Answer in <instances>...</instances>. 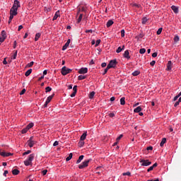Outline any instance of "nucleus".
Wrapping results in <instances>:
<instances>
[{
	"label": "nucleus",
	"instance_id": "nucleus-7",
	"mask_svg": "<svg viewBox=\"0 0 181 181\" xmlns=\"http://www.w3.org/2000/svg\"><path fill=\"white\" fill-rule=\"evenodd\" d=\"M1 156H3L4 158L8 157V156H12V153H6L5 151H0Z\"/></svg>",
	"mask_w": 181,
	"mask_h": 181
},
{
	"label": "nucleus",
	"instance_id": "nucleus-23",
	"mask_svg": "<svg viewBox=\"0 0 181 181\" xmlns=\"http://www.w3.org/2000/svg\"><path fill=\"white\" fill-rule=\"evenodd\" d=\"M20 173H21V171H19V170H18V169H14L12 170V173L14 175H19Z\"/></svg>",
	"mask_w": 181,
	"mask_h": 181
},
{
	"label": "nucleus",
	"instance_id": "nucleus-55",
	"mask_svg": "<svg viewBox=\"0 0 181 181\" xmlns=\"http://www.w3.org/2000/svg\"><path fill=\"white\" fill-rule=\"evenodd\" d=\"M76 94H77V92H73L71 94V97H76Z\"/></svg>",
	"mask_w": 181,
	"mask_h": 181
},
{
	"label": "nucleus",
	"instance_id": "nucleus-18",
	"mask_svg": "<svg viewBox=\"0 0 181 181\" xmlns=\"http://www.w3.org/2000/svg\"><path fill=\"white\" fill-rule=\"evenodd\" d=\"M141 111H142V107H141V106H139L134 110V112H136V113L141 112Z\"/></svg>",
	"mask_w": 181,
	"mask_h": 181
},
{
	"label": "nucleus",
	"instance_id": "nucleus-39",
	"mask_svg": "<svg viewBox=\"0 0 181 181\" xmlns=\"http://www.w3.org/2000/svg\"><path fill=\"white\" fill-rule=\"evenodd\" d=\"M179 40H180L179 36L176 35V36L174 37V42H175L176 43H177V42H179Z\"/></svg>",
	"mask_w": 181,
	"mask_h": 181
},
{
	"label": "nucleus",
	"instance_id": "nucleus-19",
	"mask_svg": "<svg viewBox=\"0 0 181 181\" xmlns=\"http://www.w3.org/2000/svg\"><path fill=\"white\" fill-rule=\"evenodd\" d=\"M40 36H42V33H37L35 35V42H37V41L39 40V38L40 37Z\"/></svg>",
	"mask_w": 181,
	"mask_h": 181
},
{
	"label": "nucleus",
	"instance_id": "nucleus-26",
	"mask_svg": "<svg viewBox=\"0 0 181 181\" xmlns=\"http://www.w3.org/2000/svg\"><path fill=\"white\" fill-rule=\"evenodd\" d=\"M147 22H148V18L146 17H144L141 21L142 25H146Z\"/></svg>",
	"mask_w": 181,
	"mask_h": 181
},
{
	"label": "nucleus",
	"instance_id": "nucleus-49",
	"mask_svg": "<svg viewBox=\"0 0 181 181\" xmlns=\"http://www.w3.org/2000/svg\"><path fill=\"white\" fill-rule=\"evenodd\" d=\"M47 173V170H44L42 171V174L43 175V176L46 175Z\"/></svg>",
	"mask_w": 181,
	"mask_h": 181
},
{
	"label": "nucleus",
	"instance_id": "nucleus-51",
	"mask_svg": "<svg viewBox=\"0 0 181 181\" xmlns=\"http://www.w3.org/2000/svg\"><path fill=\"white\" fill-rule=\"evenodd\" d=\"M108 72V69H105V71H104V72H103V76H105V74H107V73Z\"/></svg>",
	"mask_w": 181,
	"mask_h": 181
},
{
	"label": "nucleus",
	"instance_id": "nucleus-61",
	"mask_svg": "<svg viewBox=\"0 0 181 181\" xmlns=\"http://www.w3.org/2000/svg\"><path fill=\"white\" fill-rule=\"evenodd\" d=\"M101 66L102 67H107V63H105V62L102 63Z\"/></svg>",
	"mask_w": 181,
	"mask_h": 181
},
{
	"label": "nucleus",
	"instance_id": "nucleus-9",
	"mask_svg": "<svg viewBox=\"0 0 181 181\" xmlns=\"http://www.w3.org/2000/svg\"><path fill=\"white\" fill-rule=\"evenodd\" d=\"M88 71V69L87 68H81L78 70L79 74H86Z\"/></svg>",
	"mask_w": 181,
	"mask_h": 181
},
{
	"label": "nucleus",
	"instance_id": "nucleus-64",
	"mask_svg": "<svg viewBox=\"0 0 181 181\" xmlns=\"http://www.w3.org/2000/svg\"><path fill=\"white\" fill-rule=\"evenodd\" d=\"M147 181H159V178H157V179H156V180H147Z\"/></svg>",
	"mask_w": 181,
	"mask_h": 181
},
{
	"label": "nucleus",
	"instance_id": "nucleus-11",
	"mask_svg": "<svg viewBox=\"0 0 181 181\" xmlns=\"http://www.w3.org/2000/svg\"><path fill=\"white\" fill-rule=\"evenodd\" d=\"M70 42H71V40L69 39L67 42L65 43V45L62 47V50H66V49L69 47V45H70Z\"/></svg>",
	"mask_w": 181,
	"mask_h": 181
},
{
	"label": "nucleus",
	"instance_id": "nucleus-10",
	"mask_svg": "<svg viewBox=\"0 0 181 181\" xmlns=\"http://www.w3.org/2000/svg\"><path fill=\"white\" fill-rule=\"evenodd\" d=\"M13 6H15L14 8L18 10V8H21V3L19 1L15 0Z\"/></svg>",
	"mask_w": 181,
	"mask_h": 181
},
{
	"label": "nucleus",
	"instance_id": "nucleus-33",
	"mask_svg": "<svg viewBox=\"0 0 181 181\" xmlns=\"http://www.w3.org/2000/svg\"><path fill=\"white\" fill-rule=\"evenodd\" d=\"M28 131H29V129H28V127H25V128L22 129L21 133L22 134H26V132H28Z\"/></svg>",
	"mask_w": 181,
	"mask_h": 181
},
{
	"label": "nucleus",
	"instance_id": "nucleus-62",
	"mask_svg": "<svg viewBox=\"0 0 181 181\" xmlns=\"http://www.w3.org/2000/svg\"><path fill=\"white\" fill-rule=\"evenodd\" d=\"M180 103V102H179V100L177 101V102L175 103L174 107H177V105H179Z\"/></svg>",
	"mask_w": 181,
	"mask_h": 181
},
{
	"label": "nucleus",
	"instance_id": "nucleus-13",
	"mask_svg": "<svg viewBox=\"0 0 181 181\" xmlns=\"http://www.w3.org/2000/svg\"><path fill=\"white\" fill-rule=\"evenodd\" d=\"M171 9L173 11L174 13H179V8L176 6H172Z\"/></svg>",
	"mask_w": 181,
	"mask_h": 181
},
{
	"label": "nucleus",
	"instance_id": "nucleus-44",
	"mask_svg": "<svg viewBox=\"0 0 181 181\" xmlns=\"http://www.w3.org/2000/svg\"><path fill=\"white\" fill-rule=\"evenodd\" d=\"M5 38L4 37H0V43H4L5 42Z\"/></svg>",
	"mask_w": 181,
	"mask_h": 181
},
{
	"label": "nucleus",
	"instance_id": "nucleus-50",
	"mask_svg": "<svg viewBox=\"0 0 181 181\" xmlns=\"http://www.w3.org/2000/svg\"><path fill=\"white\" fill-rule=\"evenodd\" d=\"M74 93H77V86H74L73 88Z\"/></svg>",
	"mask_w": 181,
	"mask_h": 181
},
{
	"label": "nucleus",
	"instance_id": "nucleus-41",
	"mask_svg": "<svg viewBox=\"0 0 181 181\" xmlns=\"http://www.w3.org/2000/svg\"><path fill=\"white\" fill-rule=\"evenodd\" d=\"M78 146L82 148V146H84V141H81L78 142Z\"/></svg>",
	"mask_w": 181,
	"mask_h": 181
},
{
	"label": "nucleus",
	"instance_id": "nucleus-45",
	"mask_svg": "<svg viewBox=\"0 0 181 181\" xmlns=\"http://www.w3.org/2000/svg\"><path fill=\"white\" fill-rule=\"evenodd\" d=\"M162 30H163V28H160L157 30V35H160V33H162Z\"/></svg>",
	"mask_w": 181,
	"mask_h": 181
},
{
	"label": "nucleus",
	"instance_id": "nucleus-58",
	"mask_svg": "<svg viewBox=\"0 0 181 181\" xmlns=\"http://www.w3.org/2000/svg\"><path fill=\"white\" fill-rule=\"evenodd\" d=\"M158 56V52H154L152 54V57H156Z\"/></svg>",
	"mask_w": 181,
	"mask_h": 181
},
{
	"label": "nucleus",
	"instance_id": "nucleus-59",
	"mask_svg": "<svg viewBox=\"0 0 181 181\" xmlns=\"http://www.w3.org/2000/svg\"><path fill=\"white\" fill-rule=\"evenodd\" d=\"M156 61H152V62L150 63V64H151V66H155V64H156Z\"/></svg>",
	"mask_w": 181,
	"mask_h": 181
},
{
	"label": "nucleus",
	"instance_id": "nucleus-42",
	"mask_svg": "<svg viewBox=\"0 0 181 181\" xmlns=\"http://www.w3.org/2000/svg\"><path fill=\"white\" fill-rule=\"evenodd\" d=\"M123 176H131V172L128 171L123 173Z\"/></svg>",
	"mask_w": 181,
	"mask_h": 181
},
{
	"label": "nucleus",
	"instance_id": "nucleus-12",
	"mask_svg": "<svg viewBox=\"0 0 181 181\" xmlns=\"http://www.w3.org/2000/svg\"><path fill=\"white\" fill-rule=\"evenodd\" d=\"M109 64L111 65L112 68L115 67V66H117V59L111 60Z\"/></svg>",
	"mask_w": 181,
	"mask_h": 181
},
{
	"label": "nucleus",
	"instance_id": "nucleus-43",
	"mask_svg": "<svg viewBox=\"0 0 181 181\" xmlns=\"http://www.w3.org/2000/svg\"><path fill=\"white\" fill-rule=\"evenodd\" d=\"M100 43H101V40H98L95 42V47H97V46H98V45H100Z\"/></svg>",
	"mask_w": 181,
	"mask_h": 181
},
{
	"label": "nucleus",
	"instance_id": "nucleus-53",
	"mask_svg": "<svg viewBox=\"0 0 181 181\" xmlns=\"http://www.w3.org/2000/svg\"><path fill=\"white\" fill-rule=\"evenodd\" d=\"M109 117H110V118H114V117H115V114H114V113H110V114H109Z\"/></svg>",
	"mask_w": 181,
	"mask_h": 181
},
{
	"label": "nucleus",
	"instance_id": "nucleus-30",
	"mask_svg": "<svg viewBox=\"0 0 181 181\" xmlns=\"http://www.w3.org/2000/svg\"><path fill=\"white\" fill-rule=\"evenodd\" d=\"M82 19H83V14H80L79 17L77 20V23H80V22H81Z\"/></svg>",
	"mask_w": 181,
	"mask_h": 181
},
{
	"label": "nucleus",
	"instance_id": "nucleus-37",
	"mask_svg": "<svg viewBox=\"0 0 181 181\" xmlns=\"http://www.w3.org/2000/svg\"><path fill=\"white\" fill-rule=\"evenodd\" d=\"M86 79V76L81 75L78 77V80H84Z\"/></svg>",
	"mask_w": 181,
	"mask_h": 181
},
{
	"label": "nucleus",
	"instance_id": "nucleus-3",
	"mask_svg": "<svg viewBox=\"0 0 181 181\" xmlns=\"http://www.w3.org/2000/svg\"><path fill=\"white\" fill-rule=\"evenodd\" d=\"M61 73H62V76H67V74H69V73H71V69H68L66 66H63L62 69Z\"/></svg>",
	"mask_w": 181,
	"mask_h": 181
},
{
	"label": "nucleus",
	"instance_id": "nucleus-20",
	"mask_svg": "<svg viewBox=\"0 0 181 181\" xmlns=\"http://www.w3.org/2000/svg\"><path fill=\"white\" fill-rule=\"evenodd\" d=\"M87 137V132H84L81 136V141H84L86 138Z\"/></svg>",
	"mask_w": 181,
	"mask_h": 181
},
{
	"label": "nucleus",
	"instance_id": "nucleus-2",
	"mask_svg": "<svg viewBox=\"0 0 181 181\" xmlns=\"http://www.w3.org/2000/svg\"><path fill=\"white\" fill-rule=\"evenodd\" d=\"M92 159L90 158L88 160H86L85 161H83L82 163H81L78 165V168L79 169H84V168H87V166H88V163H90V162H91Z\"/></svg>",
	"mask_w": 181,
	"mask_h": 181
},
{
	"label": "nucleus",
	"instance_id": "nucleus-52",
	"mask_svg": "<svg viewBox=\"0 0 181 181\" xmlns=\"http://www.w3.org/2000/svg\"><path fill=\"white\" fill-rule=\"evenodd\" d=\"M142 37H144V34H139V35L137 36V38H138V39H142Z\"/></svg>",
	"mask_w": 181,
	"mask_h": 181
},
{
	"label": "nucleus",
	"instance_id": "nucleus-6",
	"mask_svg": "<svg viewBox=\"0 0 181 181\" xmlns=\"http://www.w3.org/2000/svg\"><path fill=\"white\" fill-rule=\"evenodd\" d=\"M10 14L14 15L16 16L18 15V9L15 8V6H12V8L10 10Z\"/></svg>",
	"mask_w": 181,
	"mask_h": 181
},
{
	"label": "nucleus",
	"instance_id": "nucleus-5",
	"mask_svg": "<svg viewBox=\"0 0 181 181\" xmlns=\"http://www.w3.org/2000/svg\"><path fill=\"white\" fill-rule=\"evenodd\" d=\"M140 163H141V166H149V165L152 164V162L148 160H141Z\"/></svg>",
	"mask_w": 181,
	"mask_h": 181
},
{
	"label": "nucleus",
	"instance_id": "nucleus-46",
	"mask_svg": "<svg viewBox=\"0 0 181 181\" xmlns=\"http://www.w3.org/2000/svg\"><path fill=\"white\" fill-rule=\"evenodd\" d=\"M33 64H35V62H31L30 63L28 64V67H32V66H33Z\"/></svg>",
	"mask_w": 181,
	"mask_h": 181
},
{
	"label": "nucleus",
	"instance_id": "nucleus-36",
	"mask_svg": "<svg viewBox=\"0 0 181 181\" xmlns=\"http://www.w3.org/2000/svg\"><path fill=\"white\" fill-rule=\"evenodd\" d=\"M33 125H34L33 123H30L28 124L26 127L27 129H30V128H33Z\"/></svg>",
	"mask_w": 181,
	"mask_h": 181
},
{
	"label": "nucleus",
	"instance_id": "nucleus-29",
	"mask_svg": "<svg viewBox=\"0 0 181 181\" xmlns=\"http://www.w3.org/2000/svg\"><path fill=\"white\" fill-rule=\"evenodd\" d=\"M141 72L139 71H135L132 73V76H139Z\"/></svg>",
	"mask_w": 181,
	"mask_h": 181
},
{
	"label": "nucleus",
	"instance_id": "nucleus-35",
	"mask_svg": "<svg viewBox=\"0 0 181 181\" xmlns=\"http://www.w3.org/2000/svg\"><path fill=\"white\" fill-rule=\"evenodd\" d=\"M1 35V37L6 38V33H5V30H2Z\"/></svg>",
	"mask_w": 181,
	"mask_h": 181
},
{
	"label": "nucleus",
	"instance_id": "nucleus-63",
	"mask_svg": "<svg viewBox=\"0 0 181 181\" xmlns=\"http://www.w3.org/2000/svg\"><path fill=\"white\" fill-rule=\"evenodd\" d=\"M15 16V15L13 14H10V17L9 19L12 21V19H13V17Z\"/></svg>",
	"mask_w": 181,
	"mask_h": 181
},
{
	"label": "nucleus",
	"instance_id": "nucleus-40",
	"mask_svg": "<svg viewBox=\"0 0 181 181\" xmlns=\"http://www.w3.org/2000/svg\"><path fill=\"white\" fill-rule=\"evenodd\" d=\"M122 37H124L125 36V30H122L120 31Z\"/></svg>",
	"mask_w": 181,
	"mask_h": 181
},
{
	"label": "nucleus",
	"instance_id": "nucleus-17",
	"mask_svg": "<svg viewBox=\"0 0 181 181\" xmlns=\"http://www.w3.org/2000/svg\"><path fill=\"white\" fill-rule=\"evenodd\" d=\"M167 70H172V61H168L167 64Z\"/></svg>",
	"mask_w": 181,
	"mask_h": 181
},
{
	"label": "nucleus",
	"instance_id": "nucleus-16",
	"mask_svg": "<svg viewBox=\"0 0 181 181\" xmlns=\"http://www.w3.org/2000/svg\"><path fill=\"white\" fill-rule=\"evenodd\" d=\"M112 25H114V21L112 20H109L106 23L107 28H110V26H112Z\"/></svg>",
	"mask_w": 181,
	"mask_h": 181
},
{
	"label": "nucleus",
	"instance_id": "nucleus-14",
	"mask_svg": "<svg viewBox=\"0 0 181 181\" xmlns=\"http://www.w3.org/2000/svg\"><path fill=\"white\" fill-rule=\"evenodd\" d=\"M54 97V93H53L52 95H49L47 98L45 103H47V104H49V103H50L52 100V98Z\"/></svg>",
	"mask_w": 181,
	"mask_h": 181
},
{
	"label": "nucleus",
	"instance_id": "nucleus-34",
	"mask_svg": "<svg viewBox=\"0 0 181 181\" xmlns=\"http://www.w3.org/2000/svg\"><path fill=\"white\" fill-rule=\"evenodd\" d=\"M52 91V88L49 86L45 88V93H50Z\"/></svg>",
	"mask_w": 181,
	"mask_h": 181
},
{
	"label": "nucleus",
	"instance_id": "nucleus-54",
	"mask_svg": "<svg viewBox=\"0 0 181 181\" xmlns=\"http://www.w3.org/2000/svg\"><path fill=\"white\" fill-rule=\"evenodd\" d=\"M57 145H59V141H55L53 144V146H57Z\"/></svg>",
	"mask_w": 181,
	"mask_h": 181
},
{
	"label": "nucleus",
	"instance_id": "nucleus-60",
	"mask_svg": "<svg viewBox=\"0 0 181 181\" xmlns=\"http://www.w3.org/2000/svg\"><path fill=\"white\" fill-rule=\"evenodd\" d=\"M3 64H8V62L6 61V58L4 59Z\"/></svg>",
	"mask_w": 181,
	"mask_h": 181
},
{
	"label": "nucleus",
	"instance_id": "nucleus-15",
	"mask_svg": "<svg viewBox=\"0 0 181 181\" xmlns=\"http://www.w3.org/2000/svg\"><path fill=\"white\" fill-rule=\"evenodd\" d=\"M59 16H60V11H57L55 13V14H54V17H53V18H52V21H56V19H57V18H59Z\"/></svg>",
	"mask_w": 181,
	"mask_h": 181
},
{
	"label": "nucleus",
	"instance_id": "nucleus-32",
	"mask_svg": "<svg viewBox=\"0 0 181 181\" xmlns=\"http://www.w3.org/2000/svg\"><path fill=\"white\" fill-rule=\"evenodd\" d=\"M73 158V153H70L69 156L66 158V162H69Z\"/></svg>",
	"mask_w": 181,
	"mask_h": 181
},
{
	"label": "nucleus",
	"instance_id": "nucleus-31",
	"mask_svg": "<svg viewBox=\"0 0 181 181\" xmlns=\"http://www.w3.org/2000/svg\"><path fill=\"white\" fill-rule=\"evenodd\" d=\"M146 52V49L145 48H141L139 49L140 54H144Z\"/></svg>",
	"mask_w": 181,
	"mask_h": 181
},
{
	"label": "nucleus",
	"instance_id": "nucleus-57",
	"mask_svg": "<svg viewBox=\"0 0 181 181\" xmlns=\"http://www.w3.org/2000/svg\"><path fill=\"white\" fill-rule=\"evenodd\" d=\"M151 170H153V166L149 167V168L147 170V172H151Z\"/></svg>",
	"mask_w": 181,
	"mask_h": 181
},
{
	"label": "nucleus",
	"instance_id": "nucleus-28",
	"mask_svg": "<svg viewBox=\"0 0 181 181\" xmlns=\"http://www.w3.org/2000/svg\"><path fill=\"white\" fill-rule=\"evenodd\" d=\"M94 95H95V92L94 91L90 92V93L89 94V98L90 100L94 98Z\"/></svg>",
	"mask_w": 181,
	"mask_h": 181
},
{
	"label": "nucleus",
	"instance_id": "nucleus-1",
	"mask_svg": "<svg viewBox=\"0 0 181 181\" xmlns=\"http://www.w3.org/2000/svg\"><path fill=\"white\" fill-rule=\"evenodd\" d=\"M35 159V153L30 154L28 159L24 161V165L25 166H30L32 165V161Z\"/></svg>",
	"mask_w": 181,
	"mask_h": 181
},
{
	"label": "nucleus",
	"instance_id": "nucleus-8",
	"mask_svg": "<svg viewBox=\"0 0 181 181\" xmlns=\"http://www.w3.org/2000/svg\"><path fill=\"white\" fill-rule=\"evenodd\" d=\"M123 57H124V59H127V60H129V59H131V56H129V50H126L124 52V53L123 54Z\"/></svg>",
	"mask_w": 181,
	"mask_h": 181
},
{
	"label": "nucleus",
	"instance_id": "nucleus-56",
	"mask_svg": "<svg viewBox=\"0 0 181 181\" xmlns=\"http://www.w3.org/2000/svg\"><path fill=\"white\" fill-rule=\"evenodd\" d=\"M106 69H107V70H110V69H112V66H111L110 64H108Z\"/></svg>",
	"mask_w": 181,
	"mask_h": 181
},
{
	"label": "nucleus",
	"instance_id": "nucleus-21",
	"mask_svg": "<svg viewBox=\"0 0 181 181\" xmlns=\"http://www.w3.org/2000/svg\"><path fill=\"white\" fill-rule=\"evenodd\" d=\"M83 159H84V156H80L78 159L76 160V164L78 165V163H80Z\"/></svg>",
	"mask_w": 181,
	"mask_h": 181
},
{
	"label": "nucleus",
	"instance_id": "nucleus-27",
	"mask_svg": "<svg viewBox=\"0 0 181 181\" xmlns=\"http://www.w3.org/2000/svg\"><path fill=\"white\" fill-rule=\"evenodd\" d=\"M120 104H121V105H125V98L124 97L121 98Z\"/></svg>",
	"mask_w": 181,
	"mask_h": 181
},
{
	"label": "nucleus",
	"instance_id": "nucleus-25",
	"mask_svg": "<svg viewBox=\"0 0 181 181\" xmlns=\"http://www.w3.org/2000/svg\"><path fill=\"white\" fill-rule=\"evenodd\" d=\"M166 144V138H163L161 142L160 143V146H163Z\"/></svg>",
	"mask_w": 181,
	"mask_h": 181
},
{
	"label": "nucleus",
	"instance_id": "nucleus-24",
	"mask_svg": "<svg viewBox=\"0 0 181 181\" xmlns=\"http://www.w3.org/2000/svg\"><path fill=\"white\" fill-rule=\"evenodd\" d=\"M124 49H125V46H124V45L122 46V48L121 47H119L117 48V49L116 50V52L117 53H121V52H122V50H124Z\"/></svg>",
	"mask_w": 181,
	"mask_h": 181
},
{
	"label": "nucleus",
	"instance_id": "nucleus-22",
	"mask_svg": "<svg viewBox=\"0 0 181 181\" xmlns=\"http://www.w3.org/2000/svg\"><path fill=\"white\" fill-rule=\"evenodd\" d=\"M30 74H32V69H28L25 74V77H29V76H30Z\"/></svg>",
	"mask_w": 181,
	"mask_h": 181
},
{
	"label": "nucleus",
	"instance_id": "nucleus-38",
	"mask_svg": "<svg viewBox=\"0 0 181 181\" xmlns=\"http://www.w3.org/2000/svg\"><path fill=\"white\" fill-rule=\"evenodd\" d=\"M29 153H32V151L28 150L26 152H24L23 155L25 156V155H29Z\"/></svg>",
	"mask_w": 181,
	"mask_h": 181
},
{
	"label": "nucleus",
	"instance_id": "nucleus-4",
	"mask_svg": "<svg viewBox=\"0 0 181 181\" xmlns=\"http://www.w3.org/2000/svg\"><path fill=\"white\" fill-rule=\"evenodd\" d=\"M27 144L28 146H30V148H33V146L35 145V144H36V141H35V137L31 136L27 141Z\"/></svg>",
	"mask_w": 181,
	"mask_h": 181
},
{
	"label": "nucleus",
	"instance_id": "nucleus-47",
	"mask_svg": "<svg viewBox=\"0 0 181 181\" xmlns=\"http://www.w3.org/2000/svg\"><path fill=\"white\" fill-rule=\"evenodd\" d=\"M18 56V51H16L13 56V60H15V59H16V57Z\"/></svg>",
	"mask_w": 181,
	"mask_h": 181
},
{
	"label": "nucleus",
	"instance_id": "nucleus-48",
	"mask_svg": "<svg viewBox=\"0 0 181 181\" xmlns=\"http://www.w3.org/2000/svg\"><path fill=\"white\" fill-rule=\"evenodd\" d=\"M25 93H26V89H23V90L21 91L20 95H23V94H24Z\"/></svg>",
	"mask_w": 181,
	"mask_h": 181
}]
</instances>
